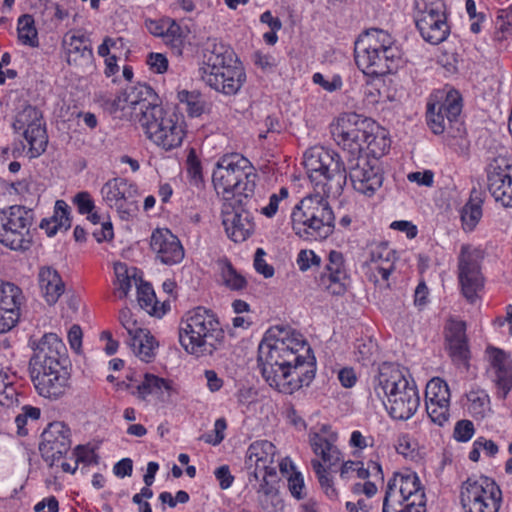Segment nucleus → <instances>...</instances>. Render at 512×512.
<instances>
[{"instance_id":"f257e3e1","label":"nucleus","mask_w":512,"mask_h":512,"mask_svg":"<svg viewBox=\"0 0 512 512\" xmlns=\"http://www.w3.org/2000/svg\"><path fill=\"white\" fill-rule=\"evenodd\" d=\"M258 364L265 381L285 394L308 386L316 372V359L307 341L281 326L265 333L258 347Z\"/></svg>"},{"instance_id":"f03ea898","label":"nucleus","mask_w":512,"mask_h":512,"mask_svg":"<svg viewBox=\"0 0 512 512\" xmlns=\"http://www.w3.org/2000/svg\"><path fill=\"white\" fill-rule=\"evenodd\" d=\"M303 164L311 181L321 186L327 198L342 194L348 176L353 188L367 196L373 195L384 179L379 162L368 155L347 158L345 163L333 150L312 147L304 153Z\"/></svg>"},{"instance_id":"7ed1b4c3","label":"nucleus","mask_w":512,"mask_h":512,"mask_svg":"<svg viewBox=\"0 0 512 512\" xmlns=\"http://www.w3.org/2000/svg\"><path fill=\"white\" fill-rule=\"evenodd\" d=\"M374 393L385 403L389 415L397 420H408L417 411L420 397L416 385L410 383L399 367L388 362L379 366L374 379Z\"/></svg>"},{"instance_id":"20e7f679","label":"nucleus","mask_w":512,"mask_h":512,"mask_svg":"<svg viewBox=\"0 0 512 512\" xmlns=\"http://www.w3.org/2000/svg\"><path fill=\"white\" fill-rule=\"evenodd\" d=\"M354 56L357 67L366 75L378 77L393 73L401 63V52L391 36L371 29L358 37Z\"/></svg>"},{"instance_id":"39448f33","label":"nucleus","mask_w":512,"mask_h":512,"mask_svg":"<svg viewBox=\"0 0 512 512\" xmlns=\"http://www.w3.org/2000/svg\"><path fill=\"white\" fill-rule=\"evenodd\" d=\"M257 178L258 175L250 161L239 154L224 156L217 162L212 175L217 194L221 195L226 203L237 204L252 199Z\"/></svg>"},{"instance_id":"423d86ee","label":"nucleus","mask_w":512,"mask_h":512,"mask_svg":"<svg viewBox=\"0 0 512 512\" xmlns=\"http://www.w3.org/2000/svg\"><path fill=\"white\" fill-rule=\"evenodd\" d=\"M225 338L216 315L209 309L197 307L186 314L179 328L183 348L197 357L212 355Z\"/></svg>"},{"instance_id":"0eeeda50","label":"nucleus","mask_w":512,"mask_h":512,"mask_svg":"<svg viewBox=\"0 0 512 512\" xmlns=\"http://www.w3.org/2000/svg\"><path fill=\"white\" fill-rule=\"evenodd\" d=\"M320 192L304 197L291 214L292 228L296 235L308 241L328 238L335 228V215Z\"/></svg>"},{"instance_id":"6e6552de","label":"nucleus","mask_w":512,"mask_h":512,"mask_svg":"<svg viewBox=\"0 0 512 512\" xmlns=\"http://www.w3.org/2000/svg\"><path fill=\"white\" fill-rule=\"evenodd\" d=\"M139 123L147 137L166 151L179 147L186 136L184 116L163 107L152 108Z\"/></svg>"},{"instance_id":"1a4fd4ad","label":"nucleus","mask_w":512,"mask_h":512,"mask_svg":"<svg viewBox=\"0 0 512 512\" xmlns=\"http://www.w3.org/2000/svg\"><path fill=\"white\" fill-rule=\"evenodd\" d=\"M34 213L22 205L0 209V244L14 250H29L33 243Z\"/></svg>"},{"instance_id":"9d476101","label":"nucleus","mask_w":512,"mask_h":512,"mask_svg":"<svg viewBox=\"0 0 512 512\" xmlns=\"http://www.w3.org/2000/svg\"><path fill=\"white\" fill-rule=\"evenodd\" d=\"M413 19L424 41L438 45L450 34L444 0H413Z\"/></svg>"},{"instance_id":"9b49d317","label":"nucleus","mask_w":512,"mask_h":512,"mask_svg":"<svg viewBox=\"0 0 512 512\" xmlns=\"http://www.w3.org/2000/svg\"><path fill=\"white\" fill-rule=\"evenodd\" d=\"M378 126L371 118L356 113L342 115L333 129V136L344 152V158L363 156L365 143Z\"/></svg>"},{"instance_id":"f8f14e48","label":"nucleus","mask_w":512,"mask_h":512,"mask_svg":"<svg viewBox=\"0 0 512 512\" xmlns=\"http://www.w3.org/2000/svg\"><path fill=\"white\" fill-rule=\"evenodd\" d=\"M460 501L465 512H498L502 493L489 477L468 478L461 485Z\"/></svg>"},{"instance_id":"ddd939ff","label":"nucleus","mask_w":512,"mask_h":512,"mask_svg":"<svg viewBox=\"0 0 512 512\" xmlns=\"http://www.w3.org/2000/svg\"><path fill=\"white\" fill-rule=\"evenodd\" d=\"M108 207L115 209L122 220H130L139 212L140 193L135 183L121 177L108 180L101 188Z\"/></svg>"},{"instance_id":"4468645a","label":"nucleus","mask_w":512,"mask_h":512,"mask_svg":"<svg viewBox=\"0 0 512 512\" xmlns=\"http://www.w3.org/2000/svg\"><path fill=\"white\" fill-rule=\"evenodd\" d=\"M484 251L470 244H463L458 255V279L464 297L473 303L477 292L484 286L481 263Z\"/></svg>"},{"instance_id":"2eb2a0df","label":"nucleus","mask_w":512,"mask_h":512,"mask_svg":"<svg viewBox=\"0 0 512 512\" xmlns=\"http://www.w3.org/2000/svg\"><path fill=\"white\" fill-rule=\"evenodd\" d=\"M13 129L22 132L23 137L29 144V157L36 158L45 152L48 137L42 123V113L32 105H25L20 110L13 122Z\"/></svg>"},{"instance_id":"dca6fc26","label":"nucleus","mask_w":512,"mask_h":512,"mask_svg":"<svg viewBox=\"0 0 512 512\" xmlns=\"http://www.w3.org/2000/svg\"><path fill=\"white\" fill-rule=\"evenodd\" d=\"M31 381L37 393L50 400L63 397L70 387L67 366H45L29 369Z\"/></svg>"},{"instance_id":"f3484780","label":"nucleus","mask_w":512,"mask_h":512,"mask_svg":"<svg viewBox=\"0 0 512 512\" xmlns=\"http://www.w3.org/2000/svg\"><path fill=\"white\" fill-rule=\"evenodd\" d=\"M250 208L257 211L251 199L243 201V204L235 202L224 204L222 224L228 237L236 243L245 241L254 232L255 223Z\"/></svg>"},{"instance_id":"a211bd4d","label":"nucleus","mask_w":512,"mask_h":512,"mask_svg":"<svg viewBox=\"0 0 512 512\" xmlns=\"http://www.w3.org/2000/svg\"><path fill=\"white\" fill-rule=\"evenodd\" d=\"M462 111V99L457 91L446 93L443 101H433L427 104V124L434 134H442L446 129L457 123V118Z\"/></svg>"},{"instance_id":"6ab92c4d","label":"nucleus","mask_w":512,"mask_h":512,"mask_svg":"<svg viewBox=\"0 0 512 512\" xmlns=\"http://www.w3.org/2000/svg\"><path fill=\"white\" fill-rule=\"evenodd\" d=\"M39 450L43 459L50 462V466L68 453L71 448V430L60 421L52 422L42 432Z\"/></svg>"},{"instance_id":"aec40b11","label":"nucleus","mask_w":512,"mask_h":512,"mask_svg":"<svg viewBox=\"0 0 512 512\" xmlns=\"http://www.w3.org/2000/svg\"><path fill=\"white\" fill-rule=\"evenodd\" d=\"M200 77L210 88L225 95L236 94L246 81L245 70L238 60L219 66V70L205 72Z\"/></svg>"},{"instance_id":"412c9836","label":"nucleus","mask_w":512,"mask_h":512,"mask_svg":"<svg viewBox=\"0 0 512 512\" xmlns=\"http://www.w3.org/2000/svg\"><path fill=\"white\" fill-rule=\"evenodd\" d=\"M34 353L29 361V369L45 366H66L67 349L63 341L55 333H47L33 348Z\"/></svg>"},{"instance_id":"4be33fe9","label":"nucleus","mask_w":512,"mask_h":512,"mask_svg":"<svg viewBox=\"0 0 512 512\" xmlns=\"http://www.w3.org/2000/svg\"><path fill=\"white\" fill-rule=\"evenodd\" d=\"M150 249L155 254V258L167 266L179 264L185 256L179 238L167 228L153 230L150 237Z\"/></svg>"},{"instance_id":"5701e85b","label":"nucleus","mask_w":512,"mask_h":512,"mask_svg":"<svg viewBox=\"0 0 512 512\" xmlns=\"http://www.w3.org/2000/svg\"><path fill=\"white\" fill-rule=\"evenodd\" d=\"M276 455V447L267 440H259L251 443L246 453V466L254 468L249 475V482L259 481V472L266 471V474L277 475L276 467L273 466Z\"/></svg>"},{"instance_id":"b1692460","label":"nucleus","mask_w":512,"mask_h":512,"mask_svg":"<svg viewBox=\"0 0 512 512\" xmlns=\"http://www.w3.org/2000/svg\"><path fill=\"white\" fill-rule=\"evenodd\" d=\"M446 348L449 356L456 365H466L469 359L466 323L460 320H450L445 327Z\"/></svg>"},{"instance_id":"393cba45","label":"nucleus","mask_w":512,"mask_h":512,"mask_svg":"<svg viewBox=\"0 0 512 512\" xmlns=\"http://www.w3.org/2000/svg\"><path fill=\"white\" fill-rule=\"evenodd\" d=\"M124 101L132 109V113L138 121L139 118H144L147 112L152 111V108L162 107L159 97L152 87L142 83L126 88Z\"/></svg>"},{"instance_id":"a878e982","label":"nucleus","mask_w":512,"mask_h":512,"mask_svg":"<svg viewBox=\"0 0 512 512\" xmlns=\"http://www.w3.org/2000/svg\"><path fill=\"white\" fill-rule=\"evenodd\" d=\"M235 60L238 59L230 46L217 38H208L204 43L203 62L199 68V74L219 70V66L235 62Z\"/></svg>"},{"instance_id":"bb28decb","label":"nucleus","mask_w":512,"mask_h":512,"mask_svg":"<svg viewBox=\"0 0 512 512\" xmlns=\"http://www.w3.org/2000/svg\"><path fill=\"white\" fill-rule=\"evenodd\" d=\"M337 438V433L322 435L315 431L309 432V444L313 453L329 466H334L342 460V454L335 444Z\"/></svg>"},{"instance_id":"cd10ccee","label":"nucleus","mask_w":512,"mask_h":512,"mask_svg":"<svg viewBox=\"0 0 512 512\" xmlns=\"http://www.w3.org/2000/svg\"><path fill=\"white\" fill-rule=\"evenodd\" d=\"M63 44L67 46L66 55L69 65L83 66L91 64L93 60V50L90 45V39L82 35L67 33Z\"/></svg>"},{"instance_id":"c85d7f7f","label":"nucleus","mask_w":512,"mask_h":512,"mask_svg":"<svg viewBox=\"0 0 512 512\" xmlns=\"http://www.w3.org/2000/svg\"><path fill=\"white\" fill-rule=\"evenodd\" d=\"M484 200L485 191L480 186H474L460 212L462 228L465 232H472L481 220Z\"/></svg>"},{"instance_id":"c756f323","label":"nucleus","mask_w":512,"mask_h":512,"mask_svg":"<svg viewBox=\"0 0 512 512\" xmlns=\"http://www.w3.org/2000/svg\"><path fill=\"white\" fill-rule=\"evenodd\" d=\"M488 189L497 202L504 207H512V176L501 167L488 174Z\"/></svg>"},{"instance_id":"7c9ffc66","label":"nucleus","mask_w":512,"mask_h":512,"mask_svg":"<svg viewBox=\"0 0 512 512\" xmlns=\"http://www.w3.org/2000/svg\"><path fill=\"white\" fill-rule=\"evenodd\" d=\"M400 496L407 504H413L420 511H426L425 493L416 473H400Z\"/></svg>"},{"instance_id":"2f4dec72","label":"nucleus","mask_w":512,"mask_h":512,"mask_svg":"<svg viewBox=\"0 0 512 512\" xmlns=\"http://www.w3.org/2000/svg\"><path fill=\"white\" fill-rule=\"evenodd\" d=\"M39 285L49 305L55 304L64 292V283L58 272L51 267L39 271Z\"/></svg>"},{"instance_id":"473e14b6","label":"nucleus","mask_w":512,"mask_h":512,"mask_svg":"<svg viewBox=\"0 0 512 512\" xmlns=\"http://www.w3.org/2000/svg\"><path fill=\"white\" fill-rule=\"evenodd\" d=\"M491 364L496 371V381L499 387L507 394L512 388V366L505 352L498 348L488 349Z\"/></svg>"},{"instance_id":"72a5a7b5","label":"nucleus","mask_w":512,"mask_h":512,"mask_svg":"<svg viewBox=\"0 0 512 512\" xmlns=\"http://www.w3.org/2000/svg\"><path fill=\"white\" fill-rule=\"evenodd\" d=\"M71 227V218L69 206L64 200H57L54 208V215L51 218H44L40 223V228L46 231L51 237L60 230H68Z\"/></svg>"},{"instance_id":"f704fd0d","label":"nucleus","mask_w":512,"mask_h":512,"mask_svg":"<svg viewBox=\"0 0 512 512\" xmlns=\"http://www.w3.org/2000/svg\"><path fill=\"white\" fill-rule=\"evenodd\" d=\"M128 344L142 361L146 363L153 361L158 343L148 330H138L137 334L129 338Z\"/></svg>"},{"instance_id":"c9c22d12","label":"nucleus","mask_w":512,"mask_h":512,"mask_svg":"<svg viewBox=\"0 0 512 512\" xmlns=\"http://www.w3.org/2000/svg\"><path fill=\"white\" fill-rule=\"evenodd\" d=\"M164 391L167 392L168 396H170L174 391L173 382L171 380H166L153 374L146 373L144 375V380L135 387L132 394L136 395L141 400H145L150 394H163Z\"/></svg>"},{"instance_id":"e433bc0d","label":"nucleus","mask_w":512,"mask_h":512,"mask_svg":"<svg viewBox=\"0 0 512 512\" xmlns=\"http://www.w3.org/2000/svg\"><path fill=\"white\" fill-rule=\"evenodd\" d=\"M435 404L449 405L450 390L448 384L441 378H432L426 385L425 405L435 410Z\"/></svg>"},{"instance_id":"4c0bfd02","label":"nucleus","mask_w":512,"mask_h":512,"mask_svg":"<svg viewBox=\"0 0 512 512\" xmlns=\"http://www.w3.org/2000/svg\"><path fill=\"white\" fill-rule=\"evenodd\" d=\"M217 264L220 269L222 282L227 288L235 291L246 288L247 280L243 275L237 272L227 258L218 260Z\"/></svg>"},{"instance_id":"58836bf2","label":"nucleus","mask_w":512,"mask_h":512,"mask_svg":"<svg viewBox=\"0 0 512 512\" xmlns=\"http://www.w3.org/2000/svg\"><path fill=\"white\" fill-rule=\"evenodd\" d=\"M21 295L19 287L0 281V310L19 312Z\"/></svg>"},{"instance_id":"ea45409f","label":"nucleus","mask_w":512,"mask_h":512,"mask_svg":"<svg viewBox=\"0 0 512 512\" xmlns=\"http://www.w3.org/2000/svg\"><path fill=\"white\" fill-rule=\"evenodd\" d=\"M18 39L30 47L38 46V34L34 26V19L31 15L24 14L18 19Z\"/></svg>"},{"instance_id":"a19ab883","label":"nucleus","mask_w":512,"mask_h":512,"mask_svg":"<svg viewBox=\"0 0 512 512\" xmlns=\"http://www.w3.org/2000/svg\"><path fill=\"white\" fill-rule=\"evenodd\" d=\"M179 102L185 105L186 112L191 117H198L203 114L205 102L197 91L182 90L177 94Z\"/></svg>"},{"instance_id":"79ce46f5","label":"nucleus","mask_w":512,"mask_h":512,"mask_svg":"<svg viewBox=\"0 0 512 512\" xmlns=\"http://www.w3.org/2000/svg\"><path fill=\"white\" fill-rule=\"evenodd\" d=\"M390 139L387 137L384 130L372 132V136L367 139L365 148L368 150V154L372 156L371 160H377L382 157L390 148Z\"/></svg>"},{"instance_id":"37998d69","label":"nucleus","mask_w":512,"mask_h":512,"mask_svg":"<svg viewBox=\"0 0 512 512\" xmlns=\"http://www.w3.org/2000/svg\"><path fill=\"white\" fill-rule=\"evenodd\" d=\"M320 277L333 278L336 279V281L347 278L346 270L344 268V258L341 252L335 250L330 251L325 271Z\"/></svg>"},{"instance_id":"c03bdc74","label":"nucleus","mask_w":512,"mask_h":512,"mask_svg":"<svg viewBox=\"0 0 512 512\" xmlns=\"http://www.w3.org/2000/svg\"><path fill=\"white\" fill-rule=\"evenodd\" d=\"M137 300L142 309H144L148 314L154 315L156 314V295L151 284L146 282H141L137 287Z\"/></svg>"},{"instance_id":"a18cd8bd","label":"nucleus","mask_w":512,"mask_h":512,"mask_svg":"<svg viewBox=\"0 0 512 512\" xmlns=\"http://www.w3.org/2000/svg\"><path fill=\"white\" fill-rule=\"evenodd\" d=\"M469 412L473 416L483 417L489 404V397L484 390L472 389L466 394Z\"/></svg>"},{"instance_id":"49530a36","label":"nucleus","mask_w":512,"mask_h":512,"mask_svg":"<svg viewBox=\"0 0 512 512\" xmlns=\"http://www.w3.org/2000/svg\"><path fill=\"white\" fill-rule=\"evenodd\" d=\"M311 465H312V468L318 478V482H319L321 488L323 489V491L325 492V494L330 499H334V500L337 499L338 492L334 487L332 479L329 477L327 469L317 459H312Z\"/></svg>"},{"instance_id":"de8ad7c7","label":"nucleus","mask_w":512,"mask_h":512,"mask_svg":"<svg viewBox=\"0 0 512 512\" xmlns=\"http://www.w3.org/2000/svg\"><path fill=\"white\" fill-rule=\"evenodd\" d=\"M114 272L117 279L118 284V291L120 292L119 297L124 298L128 295V292L130 291L132 287V280L137 282L135 278V274L130 275L128 271V267L125 263H115L114 265Z\"/></svg>"},{"instance_id":"09e8293b","label":"nucleus","mask_w":512,"mask_h":512,"mask_svg":"<svg viewBox=\"0 0 512 512\" xmlns=\"http://www.w3.org/2000/svg\"><path fill=\"white\" fill-rule=\"evenodd\" d=\"M357 360L363 365L375 362L374 356L378 351V345L372 339L358 340L355 345Z\"/></svg>"},{"instance_id":"8fccbe9b","label":"nucleus","mask_w":512,"mask_h":512,"mask_svg":"<svg viewBox=\"0 0 512 512\" xmlns=\"http://www.w3.org/2000/svg\"><path fill=\"white\" fill-rule=\"evenodd\" d=\"M496 39L503 41L508 35H512V11L503 9L498 12L495 21Z\"/></svg>"},{"instance_id":"3c124183","label":"nucleus","mask_w":512,"mask_h":512,"mask_svg":"<svg viewBox=\"0 0 512 512\" xmlns=\"http://www.w3.org/2000/svg\"><path fill=\"white\" fill-rule=\"evenodd\" d=\"M186 164H187V173L190 178V181L195 185H199L200 183H202V181H203L202 166H201L200 160L198 159V157L196 155L195 149H193V148L190 149L188 156H187Z\"/></svg>"},{"instance_id":"603ef678","label":"nucleus","mask_w":512,"mask_h":512,"mask_svg":"<svg viewBox=\"0 0 512 512\" xmlns=\"http://www.w3.org/2000/svg\"><path fill=\"white\" fill-rule=\"evenodd\" d=\"M321 258L312 250H301L297 257V264L301 271H307L312 266H320Z\"/></svg>"},{"instance_id":"864d4df0","label":"nucleus","mask_w":512,"mask_h":512,"mask_svg":"<svg viewBox=\"0 0 512 512\" xmlns=\"http://www.w3.org/2000/svg\"><path fill=\"white\" fill-rule=\"evenodd\" d=\"M474 434V425L470 420H460L454 428V438L459 442H467Z\"/></svg>"},{"instance_id":"5fc2aeb1","label":"nucleus","mask_w":512,"mask_h":512,"mask_svg":"<svg viewBox=\"0 0 512 512\" xmlns=\"http://www.w3.org/2000/svg\"><path fill=\"white\" fill-rule=\"evenodd\" d=\"M73 203L77 206L80 214H91L95 208L94 201L91 195L86 192H79L73 198Z\"/></svg>"},{"instance_id":"6e6d98bb","label":"nucleus","mask_w":512,"mask_h":512,"mask_svg":"<svg viewBox=\"0 0 512 512\" xmlns=\"http://www.w3.org/2000/svg\"><path fill=\"white\" fill-rule=\"evenodd\" d=\"M265 251L262 248H258L255 252L254 267L255 270L262 274L265 278H270L274 275L273 266L267 264L264 260Z\"/></svg>"},{"instance_id":"4d7b16f0","label":"nucleus","mask_w":512,"mask_h":512,"mask_svg":"<svg viewBox=\"0 0 512 512\" xmlns=\"http://www.w3.org/2000/svg\"><path fill=\"white\" fill-rule=\"evenodd\" d=\"M435 406L437 407L434 411L426 406V412L433 423L443 426L449 420V405L435 404Z\"/></svg>"},{"instance_id":"13d9d810","label":"nucleus","mask_w":512,"mask_h":512,"mask_svg":"<svg viewBox=\"0 0 512 512\" xmlns=\"http://www.w3.org/2000/svg\"><path fill=\"white\" fill-rule=\"evenodd\" d=\"M288 197V190L285 187H282L278 194H272L269 199V204L266 207H263L261 212L267 217H273L279 206V202L282 199Z\"/></svg>"},{"instance_id":"bf43d9fd","label":"nucleus","mask_w":512,"mask_h":512,"mask_svg":"<svg viewBox=\"0 0 512 512\" xmlns=\"http://www.w3.org/2000/svg\"><path fill=\"white\" fill-rule=\"evenodd\" d=\"M226 428V420L224 418H219L215 421L214 424L215 437H212L210 434H205L201 437V439H203L206 443L218 445L224 440V431Z\"/></svg>"},{"instance_id":"052dcab7","label":"nucleus","mask_w":512,"mask_h":512,"mask_svg":"<svg viewBox=\"0 0 512 512\" xmlns=\"http://www.w3.org/2000/svg\"><path fill=\"white\" fill-rule=\"evenodd\" d=\"M258 501L265 512H284V502L280 499L278 492L271 497L260 498Z\"/></svg>"},{"instance_id":"680f3d73","label":"nucleus","mask_w":512,"mask_h":512,"mask_svg":"<svg viewBox=\"0 0 512 512\" xmlns=\"http://www.w3.org/2000/svg\"><path fill=\"white\" fill-rule=\"evenodd\" d=\"M313 82L329 92L339 90L342 87V80L338 75H334L331 80H326L321 73H315L313 75Z\"/></svg>"},{"instance_id":"e2e57ef3","label":"nucleus","mask_w":512,"mask_h":512,"mask_svg":"<svg viewBox=\"0 0 512 512\" xmlns=\"http://www.w3.org/2000/svg\"><path fill=\"white\" fill-rule=\"evenodd\" d=\"M119 321L122 326L127 330L129 337H132L133 334H137L138 330H143L142 328L137 326V321L133 319L132 313L128 308L121 309L119 313Z\"/></svg>"},{"instance_id":"0e129e2a","label":"nucleus","mask_w":512,"mask_h":512,"mask_svg":"<svg viewBox=\"0 0 512 512\" xmlns=\"http://www.w3.org/2000/svg\"><path fill=\"white\" fill-rule=\"evenodd\" d=\"M20 313L0 310V334L11 330L19 320Z\"/></svg>"},{"instance_id":"69168bd1","label":"nucleus","mask_w":512,"mask_h":512,"mask_svg":"<svg viewBox=\"0 0 512 512\" xmlns=\"http://www.w3.org/2000/svg\"><path fill=\"white\" fill-rule=\"evenodd\" d=\"M147 64L151 70L159 74L166 72L168 69V60L161 53H150L147 56Z\"/></svg>"},{"instance_id":"338daca9","label":"nucleus","mask_w":512,"mask_h":512,"mask_svg":"<svg viewBox=\"0 0 512 512\" xmlns=\"http://www.w3.org/2000/svg\"><path fill=\"white\" fill-rule=\"evenodd\" d=\"M395 251L390 249L387 245H380L371 251L370 264L385 260L387 262H394Z\"/></svg>"},{"instance_id":"774afa93","label":"nucleus","mask_w":512,"mask_h":512,"mask_svg":"<svg viewBox=\"0 0 512 512\" xmlns=\"http://www.w3.org/2000/svg\"><path fill=\"white\" fill-rule=\"evenodd\" d=\"M288 488L291 494L296 499H302L304 497L303 490H304V479L299 472H294L293 475H291L288 479Z\"/></svg>"}]
</instances>
